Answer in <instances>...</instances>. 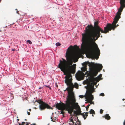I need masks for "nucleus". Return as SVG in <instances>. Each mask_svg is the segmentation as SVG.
I'll return each instance as SVG.
<instances>
[{
    "label": "nucleus",
    "instance_id": "obj_27",
    "mask_svg": "<svg viewBox=\"0 0 125 125\" xmlns=\"http://www.w3.org/2000/svg\"><path fill=\"white\" fill-rule=\"evenodd\" d=\"M25 123V122H22L21 124V125H24V124Z\"/></svg>",
    "mask_w": 125,
    "mask_h": 125
},
{
    "label": "nucleus",
    "instance_id": "obj_53",
    "mask_svg": "<svg viewBox=\"0 0 125 125\" xmlns=\"http://www.w3.org/2000/svg\"><path fill=\"white\" fill-rule=\"evenodd\" d=\"M51 88L50 87V89H51Z\"/></svg>",
    "mask_w": 125,
    "mask_h": 125
},
{
    "label": "nucleus",
    "instance_id": "obj_9",
    "mask_svg": "<svg viewBox=\"0 0 125 125\" xmlns=\"http://www.w3.org/2000/svg\"><path fill=\"white\" fill-rule=\"evenodd\" d=\"M124 8L122 7H120L119 9L118 10V11L116 13L115 17H119L120 18V15H121V12L122 11L123 9Z\"/></svg>",
    "mask_w": 125,
    "mask_h": 125
},
{
    "label": "nucleus",
    "instance_id": "obj_4",
    "mask_svg": "<svg viewBox=\"0 0 125 125\" xmlns=\"http://www.w3.org/2000/svg\"><path fill=\"white\" fill-rule=\"evenodd\" d=\"M88 63L90 70L92 76L93 77L96 76L98 72L102 69L103 67L102 65L101 64H95L94 62H88Z\"/></svg>",
    "mask_w": 125,
    "mask_h": 125
},
{
    "label": "nucleus",
    "instance_id": "obj_45",
    "mask_svg": "<svg viewBox=\"0 0 125 125\" xmlns=\"http://www.w3.org/2000/svg\"><path fill=\"white\" fill-rule=\"evenodd\" d=\"M25 121H26L27 120L26 119H25Z\"/></svg>",
    "mask_w": 125,
    "mask_h": 125
},
{
    "label": "nucleus",
    "instance_id": "obj_50",
    "mask_svg": "<svg viewBox=\"0 0 125 125\" xmlns=\"http://www.w3.org/2000/svg\"><path fill=\"white\" fill-rule=\"evenodd\" d=\"M76 46V45H74V46Z\"/></svg>",
    "mask_w": 125,
    "mask_h": 125
},
{
    "label": "nucleus",
    "instance_id": "obj_34",
    "mask_svg": "<svg viewBox=\"0 0 125 125\" xmlns=\"http://www.w3.org/2000/svg\"><path fill=\"white\" fill-rule=\"evenodd\" d=\"M97 79V78H94V80H96V79Z\"/></svg>",
    "mask_w": 125,
    "mask_h": 125
},
{
    "label": "nucleus",
    "instance_id": "obj_3",
    "mask_svg": "<svg viewBox=\"0 0 125 125\" xmlns=\"http://www.w3.org/2000/svg\"><path fill=\"white\" fill-rule=\"evenodd\" d=\"M75 102L74 95L72 94L70 95H67L65 104H63L66 107L64 108V109L67 110L68 112L71 114V115H72L71 114L73 112L74 109H81L78 103Z\"/></svg>",
    "mask_w": 125,
    "mask_h": 125
},
{
    "label": "nucleus",
    "instance_id": "obj_14",
    "mask_svg": "<svg viewBox=\"0 0 125 125\" xmlns=\"http://www.w3.org/2000/svg\"><path fill=\"white\" fill-rule=\"evenodd\" d=\"M70 122L72 123H71L72 124V125H76V123H77V121L75 120H73L72 119H70Z\"/></svg>",
    "mask_w": 125,
    "mask_h": 125
},
{
    "label": "nucleus",
    "instance_id": "obj_37",
    "mask_svg": "<svg viewBox=\"0 0 125 125\" xmlns=\"http://www.w3.org/2000/svg\"><path fill=\"white\" fill-rule=\"evenodd\" d=\"M29 110L30 111H31V109H29Z\"/></svg>",
    "mask_w": 125,
    "mask_h": 125
},
{
    "label": "nucleus",
    "instance_id": "obj_1",
    "mask_svg": "<svg viewBox=\"0 0 125 125\" xmlns=\"http://www.w3.org/2000/svg\"><path fill=\"white\" fill-rule=\"evenodd\" d=\"M98 21H95L94 27L91 25H88L86 28L85 32L82 34V43L81 49L84 52L88 51L90 57H97V59L100 53V51L97 45L95 42L100 37L101 33H106L108 32L106 25L104 28V31L98 26Z\"/></svg>",
    "mask_w": 125,
    "mask_h": 125
},
{
    "label": "nucleus",
    "instance_id": "obj_7",
    "mask_svg": "<svg viewBox=\"0 0 125 125\" xmlns=\"http://www.w3.org/2000/svg\"><path fill=\"white\" fill-rule=\"evenodd\" d=\"M95 91L94 88L90 89L88 90L85 96L86 101H88L89 102H92L94 98L93 95L92 94V93Z\"/></svg>",
    "mask_w": 125,
    "mask_h": 125
},
{
    "label": "nucleus",
    "instance_id": "obj_32",
    "mask_svg": "<svg viewBox=\"0 0 125 125\" xmlns=\"http://www.w3.org/2000/svg\"><path fill=\"white\" fill-rule=\"evenodd\" d=\"M85 113H86V114H87V115H88V114L89 113V112H87Z\"/></svg>",
    "mask_w": 125,
    "mask_h": 125
},
{
    "label": "nucleus",
    "instance_id": "obj_5",
    "mask_svg": "<svg viewBox=\"0 0 125 125\" xmlns=\"http://www.w3.org/2000/svg\"><path fill=\"white\" fill-rule=\"evenodd\" d=\"M36 102L38 103L40 105L39 108L40 109L41 111L45 110L46 109H53L52 107H51L48 104L43 102L41 99H39L36 101Z\"/></svg>",
    "mask_w": 125,
    "mask_h": 125
},
{
    "label": "nucleus",
    "instance_id": "obj_31",
    "mask_svg": "<svg viewBox=\"0 0 125 125\" xmlns=\"http://www.w3.org/2000/svg\"><path fill=\"white\" fill-rule=\"evenodd\" d=\"M11 50H12V51H15V49H12Z\"/></svg>",
    "mask_w": 125,
    "mask_h": 125
},
{
    "label": "nucleus",
    "instance_id": "obj_52",
    "mask_svg": "<svg viewBox=\"0 0 125 125\" xmlns=\"http://www.w3.org/2000/svg\"><path fill=\"white\" fill-rule=\"evenodd\" d=\"M72 117H73V116H72V117H71V118H72Z\"/></svg>",
    "mask_w": 125,
    "mask_h": 125
},
{
    "label": "nucleus",
    "instance_id": "obj_35",
    "mask_svg": "<svg viewBox=\"0 0 125 125\" xmlns=\"http://www.w3.org/2000/svg\"><path fill=\"white\" fill-rule=\"evenodd\" d=\"M124 125H125V120L124 122Z\"/></svg>",
    "mask_w": 125,
    "mask_h": 125
},
{
    "label": "nucleus",
    "instance_id": "obj_6",
    "mask_svg": "<svg viewBox=\"0 0 125 125\" xmlns=\"http://www.w3.org/2000/svg\"><path fill=\"white\" fill-rule=\"evenodd\" d=\"M120 18L116 17H115L114 19V21L112 23V25L110 24H107L106 25V27L108 32H109V31H111L112 29L113 30H115V29L117 27L119 26L118 24L116 25V24L117 22L119 19Z\"/></svg>",
    "mask_w": 125,
    "mask_h": 125
},
{
    "label": "nucleus",
    "instance_id": "obj_44",
    "mask_svg": "<svg viewBox=\"0 0 125 125\" xmlns=\"http://www.w3.org/2000/svg\"><path fill=\"white\" fill-rule=\"evenodd\" d=\"M73 65H74L75 66H76V64H73Z\"/></svg>",
    "mask_w": 125,
    "mask_h": 125
},
{
    "label": "nucleus",
    "instance_id": "obj_41",
    "mask_svg": "<svg viewBox=\"0 0 125 125\" xmlns=\"http://www.w3.org/2000/svg\"><path fill=\"white\" fill-rule=\"evenodd\" d=\"M7 27V26H6L5 27H4V28H5V27Z\"/></svg>",
    "mask_w": 125,
    "mask_h": 125
},
{
    "label": "nucleus",
    "instance_id": "obj_15",
    "mask_svg": "<svg viewBox=\"0 0 125 125\" xmlns=\"http://www.w3.org/2000/svg\"><path fill=\"white\" fill-rule=\"evenodd\" d=\"M104 117L107 120H109L111 118L110 116L109 115L107 114H106L105 116H104Z\"/></svg>",
    "mask_w": 125,
    "mask_h": 125
},
{
    "label": "nucleus",
    "instance_id": "obj_25",
    "mask_svg": "<svg viewBox=\"0 0 125 125\" xmlns=\"http://www.w3.org/2000/svg\"><path fill=\"white\" fill-rule=\"evenodd\" d=\"M100 95L101 96H104V93H101L100 94Z\"/></svg>",
    "mask_w": 125,
    "mask_h": 125
},
{
    "label": "nucleus",
    "instance_id": "obj_22",
    "mask_svg": "<svg viewBox=\"0 0 125 125\" xmlns=\"http://www.w3.org/2000/svg\"><path fill=\"white\" fill-rule=\"evenodd\" d=\"M103 110L102 109H101L100 110V113L101 114H102L103 113Z\"/></svg>",
    "mask_w": 125,
    "mask_h": 125
},
{
    "label": "nucleus",
    "instance_id": "obj_23",
    "mask_svg": "<svg viewBox=\"0 0 125 125\" xmlns=\"http://www.w3.org/2000/svg\"><path fill=\"white\" fill-rule=\"evenodd\" d=\"M61 110L62 111H61V113L62 114H64V113H65L63 111L64 110Z\"/></svg>",
    "mask_w": 125,
    "mask_h": 125
},
{
    "label": "nucleus",
    "instance_id": "obj_49",
    "mask_svg": "<svg viewBox=\"0 0 125 125\" xmlns=\"http://www.w3.org/2000/svg\"><path fill=\"white\" fill-rule=\"evenodd\" d=\"M47 125H49V124H48Z\"/></svg>",
    "mask_w": 125,
    "mask_h": 125
},
{
    "label": "nucleus",
    "instance_id": "obj_11",
    "mask_svg": "<svg viewBox=\"0 0 125 125\" xmlns=\"http://www.w3.org/2000/svg\"><path fill=\"white\" fill-rule=\"evenodd\" d=\"M87 65V62H85L83 63V66H84V68H81V70L83 72H85L86 71V68Z\"/></svg>",
    "mask_w": 125,
    "mask_h": 125
},
{
    "label": "nucleus",
    "instance_id": "obj_12",
    "mask_svg": "<svg viewBox=\"0 0 125 125\" xmlns=\"http://www.w3.org/2000/svg\"><path fill=\"white\" fill-rule=\"evenodd\" d=\"M120 6L123 8L125 7V0H120Z\"/></svg>",
    "mask_w": 125,
    "mask_h": 125
},
{
    "label": "nucleus",
    "instance_id": "obj_33",
    "mask_svg": "<svg viewBox=\"0 0 125 125\" xmlns=\"http://www.w3.org/2000/svg\"><path fill=\"white\" fill-rule=\"evenodd\" d=\"M42 88V87H39V89H41Z\"/></svg>",
    "mask_w": 125,
    "mask_h": 125
},
{
    "label": "nucleus",
    "instance_id": "obj_42",
    "mask_svg": "<svg viewBox=\"0 0 125 125\" xmlns=\"http://www.w3.org/2000/svg\"><path fill=\"white\" fill-rule=\"evenodd\" d=\"M102 37H103V36H102V35H101V37H102Z\"/></svg>",
    "mask_w": 125,
    "mask_h": 125
},
{
    "label": "nucleus",
    "instance_id": "obj_38",
    "mask_svg": "<svg viewBox=\"0 0 125 125\" xmlns=\"http://www.w3.org/2000/svg\"><path fill=\"white\" fill-rule=\"evenodd\" d=\"M19 125H21V124L20 123L19 124Z\"/></svg>",
    "mask_w": 125,
    "mask_h": 125
},
{
    "label": "nucleus",
    "instance_id": "obj_30",
    "mask_svg": "<svg viewBox=\"0 0 125 125\" xmlns=\"http://www.w3.org/2000/svg\"><path fill=\"white\" fill-rule=\"evenodd\" d=\"M51 118L52 119L51 121L53 122H54V121L52 119V117H51Z\"/></svg>",
    "mask_w": 125,
    "mask_h": 125
},
{
    "label": "nucleus",
    "instance_id": "obj_51",
    "mask_svg": "<svg viewBox=\"0 0 125 125\" xmlns=\"http://www.w3.org/2000/svg\"><path fill=\"white\" fill-rule=\"evenodd\" d=\"M17 13H19L18 12V11H17Z\"/></svg>",
    "mask_w": 125,
    "mask_h": 125
},
{
    "label": "nucleus",
    "instance_id": "obj_36",
    "mask_svg": "<svg viewBox=\"0 0 125 125\" xmlns=\"http://www.w3.org/2000/svg\"><path fill=\"white\" fill-rule=\"evenodd\" d=\"M26 123H27V124H26V125H27V124L28 125V122H26Z\"/></svg>",
    "mask_w": 125,
    "mask_h": 125
},
{
    "label": "nucleus",
    "instance_id": "obj_39",
    "mask_svg": "<svg viewBox=\"0 0 125 125\" xmlns=\"http://www.w3.org/2000/svg\"><path fill=\"white\" fill-rule=\"evenodd\" d=\"M55 106V105H54L53 106V107H54Z\"/></svg>",
    "mask_w": 125,
    "mask_h": 125
},
{
    "label": "nucleus",
    "instance_id": "obj_40",
    "mask_svg": "<svg viewBox=\"0 0 125 125\" xmlns=\"http://www.w3.org/2000/svg\"><path fill=\"white\" fill-rule=\"evenodd\" d=\"M17 121H19V119H17Z\"/></svg>",
    "mask_w": 125,
    "mask_h": 125
},
{
    "label": "nucleus",
    "instance_id": "obj_2",
    "mask_svg": "<svg viewBox=\"0 0 125 125\" xmlns=\"http://www.w3.org/2000/svg\"><path fill=\"white\" fill-rule=\"evenodd\" d=\"M73 47L72 45L68 47L67 50L65 57L67 61L62 58L63 61L60 60V63L58 65V67L64 73V74L66 75L65 77V79L64 80L65 83L68 87L67 88L66 90L68 91V95H70L73 94V95L74 94L73 92L74 87L76 89H78V85L75 83L73 85L72 82V80L71 73L74 74L75 72V69L72 66L73 61L75 58L78 57L79 53L76 52L73 53H71L69 50H70L71 48Z\"/></svg>",
    "mask_w": 125,
    "mask_h": 125
},
{
    "label": "nucleus",
    "instance_id": "obj_21",
    "mask_svg": "<svg viewBox=\"0 0 125 125\" xmlns=\"http://www.w3.org/2000/svg\"><path fill=\"white\" fill-rule=\"evenodd\" d=\"M92 83L94 85H96V82H93Z\"/></svg>",
    "mask_w": 125,
    "mask_h": 125
},
{
    "label": "nucleus",
    "instance_id": "obj_20",
    "mask_svg": "<svg viewBox=\"0 0 125 125\" xmlns=\"http://www.w3.org/2000/svg\"><path fill=\"white\" fill-rule=\"evenodd\" d=\"M56 45L57 46H59L61 45V44L59 42H57L56 43Z\"/></svg>",
    "mask_w": 125,
    "mask_h": 125
},
{
    "label": "nucleus",
    "instance_id": "obj_18",
    "mask_svg": "<svg viewBox=\"0 0 125 125\" xmlns=\"http://www.w3.org/2000/svg\"><path fill=\"white\" fill-rule=\"evenodd\" d=\"M92 103H91L90 104H89L87 106H86V110L87 111H88V108L89 106L90 105V104H92Z\"/></svg>",
    "mask_w": 125,
    "mask_h": 125
},
{
    "label": "nucleus",
    "instance_id": "obj_46",
    "mask_svg": "<svg viewBox=\"0 0 125 125\" xmlns=\"http://www.w3.org/2000/svg\"><path fill=\"white\" fill-rule=\"evenodd\" d=\"M92 116H94V115H93V114H92Z\"/></svg>",
    "mask_w": 125,
    "mask_h": 125
},
{
    "label": "nucleus",
    "instance_id": "obj_28",
    "mask_svg": "<svg viewBox=\"0 0 125 125\" xmlns=\"http://www.w3.org/2000/svg\"><path fill=\"white\" fill-rule=\"evenodd\" d=\"M27 114H28V115H30V113L29 112H27Z\"/></svg>",
    "mask_w": 125,
    "mask_h": 125
},
{
    "label": "nucleus",
    "instance_id": "obj_29",
    "mask_svg": "<svg viewBox=\"0 0 125 125\" xmlns=\"http://www.w3.org/2000/svg\"><path fill=\"white\" fill-rule=\"evenodd\" d=\"M78 122H79V123L78 124H79L80 123V121L79 120H78Z\"/></svg>",
    "mask_w": 125,
    "mask_h": 125
},
{
    "label": "nucleus",
    "instance_id": "obj_47",
    "mask_svg": "<svg viewBox=\"0 0 125 125\" xmlns=\"http://www.w3.org/2000/svg\"><path fill=\"white\" fill-rule=\"evenodd\" d=\"M2 31V30H0V31Z\"/></svg>",
    "mask_w": 125,
    "mask_h": 125
},
{
    "label": "nucleus",
    "instance_id": "obj_8",
    "mask_svg": "<svg viewBox=\"0 0 125 125\" xmlns=\"http://www.w3.org/2000/svg\"><path fill=\"white\" fill-rule=\"evenodd\" d=\"M64 104L62 103V104L60 103H57L55 104V107L59 110H65L66 111H67V110L66 109H64V108H66L63 104Z\"/></svg>",
    "mask_w": 125,
    "mask_h": 125
},
{
    "label": "nucleus",
    "instance_id": "obj_13",
    "mask_svg": "<svg viewBox=\"0 0 125 125\" xmlns=\"http://www.w3.org/2000/svg\"><path fill=\"white\" fill-rule=\"evenodd\" d=\"M80 115H82L83 117L85 120L86 119V117H87L88 115L86 114V113H85V112L82 113L81 112V113H80Z\"/></svg>",
    "mask_w": 125,
    "mask_h": 125
},
{
    "label": "nucleus",
    "instance_id": "obj_43",
    "mask_svg": "<svg viewBox=\"0 0 125 125\" xmlns=\"http://www.w3.org/2000/svg\"><path fill=\"white\" fill-rule=\"evenodd\" d=\"M30 124V123H28V124Z\"/></svg>",
    "mask_w": 125,
    "mask_h": 125
},
{
    "label": "nucleus",
    "instance_id": "obj_24",
    "mask_svg": "<svg viewBox=\"0 0 125 125\" xmlns=\"http://www.w3.org/2000/svg\"><path fill=\"white\" fill-rule=\"evenodd\" d=\"M76 78L77 80L78 81H80L81 80L80 79L79 77V76H77Z\"/></svg>",
    "mask_w": 125,
    "mask_h": 125
},
{
    "label": "nucleus",
    "instance_id": "obj_17",
    "mask_svg": "<svg viewBox=\"0 0 125 125\" xmlns=\"http://www.w3.org/2000/svg\"><path fill=\"white\" fill-rule=\"evenodd\" d=\"M90 89H93L94 88V85L93 84V83H91L90 84Z\"/></svg>",
    "mask_w": 125,
    "mask_h": 125
},
{
    "label": "nucleus",
    "instance_id": "obj_48",
    "mask_svg": "<svg viewBox=\"0 0 125 125\" xmlns=\"http://www.w3.org/2000/svg\"><path fill=\"white\" fill-rule=\"evenodd\" d=\"M125 100V99H123V100Z\"/></svg>",
    "mask_w": 125,
    "mask_h": 125
},
{
    "label": "nucleus",
    "instance_id": "obj_26",
    "mask_svg": "<svg viewBox=\"0 0 125 125\" xmlns=\"http://www.w3.org/2000/svg\"><path fill=\"white\" fill-rule=\"evenodd\" d=\"M79 97L80 98H83V97L84 96L83 95H80L79 96Z\"/></svg>",
    "mask_w": 125,
    "mask_h": 125
},
{
    "label": "nucleus",
    "instance_id": "obj_19",
    "mask_svg": "<svg viewBox=\"0 0 125 125\" xmlns=\"http://www.w3.org/2000/svg\"><path fill=\"white\" fill-rule=\"evenodd\" d=\"M27 42L28 43L30 44H31L32 43V42L30 40L27 41Z\"/></svg>",
    "mask_w": 125,
    "mask_h": 125
},
{
    "label": "nucleus",
    "instance_id": "obj_16",
    "mask_svg": "<svg viewBox=\"0 0 125 125\" xmlns=\"http://www.w3.org/2000/svg\"><path fill=\"white\" fill-rule=\"evenodd\" d=\"M90 114H94L95 112L94 110L92 109H91L90 111L89 112Z\"/></svg>",
    "mask_w": 125,
    "mask_h": 125
},
{
    "label": "nucleus",
    "instance_id": "obj_10",
    "mask_svg": "<svg viewBox=\"0 0 125 125\" xmlns=\"http://www.w3.org/2000/svg\"><path fill=\"white\" fill-rule=\"evenodd\" d=\"M77 110L76 111H74L73 110V112L74 114V116H75L76 115H80V113H81V109H77Z\"/></svg>",
    "mask_w": 125,
    "mask_h": 125
}]
</instances>
